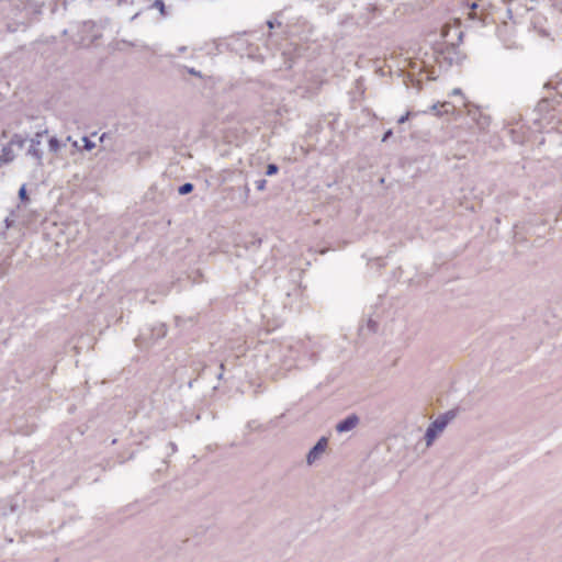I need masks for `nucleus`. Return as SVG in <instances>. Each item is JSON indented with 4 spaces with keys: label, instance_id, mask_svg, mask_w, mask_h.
I'll return each instance as SVG.
<instances>
[{
    "label": "nucleus",
    "instance_id": "nucleus-19",
    "mask_svg": "<svg viewBox=\"0 0 562 562\" xmlns=\"http://www.w3.org/2000/svg\"><path fill=\"white\" fill-rule=\"evenodd\" d=\"M409 114H411V113H409V112H407V113H405L404 115H402V116L397 120V123H398V124H403V123H405V122L408 120Z\"/></svg>",
    "mask_w": 562,
    "mask_h": 562
},
{
    "label": "nucleus",
    "instance_id": "nucleus-17",
    "mask_svg": "<svg viewBox=\"0 0 562 562\" xmlns=\"http://www.w3.org/2000/svg\"><path fill=\"white\" fill-rule=\"evenodd\" d=\"M366 9L369 11V12H373L376 10V7H375V3L372 2L371 0L366 4Z\"/></svg>",
    "mask_w": 562,
    "mask_h": 562
},
{
    "label": "nucleus",
    "instance_id": "nucleus-23",
    "mask_svg": "<svg viewBox=\"0 0 562 562\" xmlns=\"http://www.w3.org/2000/svg\"><path fill=\"white\" fill-rule=\"evenodd\" d=\"M220 368H221V373L218 374V378L221 379L223 375V371H224V364L221 363Z\"/></svg>",
    "mask_w": 562,
    "mask_h": 562
},
{
    "label": "nucleus",
    "instance_id": "nucleus-24",
    "mask_svg": "<svg viewBox=\"0 0 562 562\" xmlns=\"http://www.w3.org/2000/svg\"><path fill=\"white\" fill-rule=\"evenodd\" d=\"M437 109H438V105H436V104H434V105L431 106V110H432V111H437Z\"/></svg>",
    "mask_w": 562,
    "mask_h": 562
},
{
    "label": "nucleus",
    "instance_id": "nucleus-14",
    "mask_svg": "<svg viewBox=\"0 0 562 562\" xmlns=\"http://www.w3.org/2000/svg\"><path fill=\"white\" fill-rule=\"evenodd\" d=\"M19 198L22 202H26L29 201V196H27V193H26V187L25 184H23L20 190H19Z\"/></svg>",
    "mask_w": 562,
    "mask_h": 562
},
{
    "label": "nucleus",
    "instance_id": "nucleus-13",
    "mask_svg": "<svg viewBox=\"0 0 562 562\" xmlns=\"http://www.w3.org/2000/svg\"><path fill=\"white\" fill-rule=\"evenodd\" d=\"M279 167L276 164H269L267 166L266 175L267 176H273L278 172Z\"/></svg>",
    "mask_w": 562,
    "mask_h": 562
},
{
    "label": "nucleus",
    "instance_id": "nucleus-15",
    "mask_svg": "<svg viewBox=\"0 0 562 562\" xmlns=\"http://www.w3.org/2000/svg\"><path fill=\"white\" fill-rule=\"evenodd\" d=\"M166 334H167L166 325L160 324L159 327L157 328V338H162L166 336Z\"/></svg>",
    "mask_w": 562,
    "mask_h": 562
},
{
    "label": "nucleus",
    "instance_id": "nucleus-22",
    "mask_svg": "<svg viewBox=\"0 0 562 562\" xmlns=\"http://www.w3.org/2000/svg\"><path fill=\"white\" fill-rule=\"evenodd\" d=\"M368 326H369V328H370V329L375 330V328H376V323H375V322H373L372 319H370V321L368 322Z\"/></svg>",
    "mask_w": 562,
    "mask_h": 562
},
{
    "label": "nucleus",
    "instance_id": "nucleus-6",
    "mask_svg": "<svg viewBox=\"0 0 562 562\" xmlns=\"http://www.w3.org/2000/svg\"><path fill=\"white\" fill-rule=\"evenodd\" d=\"M66 144H61L57 137L53 136L48 139V148H49V151L53 153V154H57L60 148L63 146H65Z\"/></svg>",
    "mask_w": 562,
    "mask_h": 562
},
{
    "label": "nucleus",
    "instance_id": "nucleus-8",
    "mask_svg": "<svg viewBox=\"0 0 562 562\" xmlns=\"http://www.w3.org/2000/svg\"><path fill=\"white\" fill-rule=\"evenodd\" d=\"M193 184L190 183V182H186L183 184H181L179 188H178V193L180 195H186V194H189L193 191Z\"/></svg>",
    "mask_w": 562,
    "mask_h": 562
},
{
    "label": "nucleus",
    "instance_id": "nucleus-25",
    "mask_svg": "<svg viewBox=\"0 0 562 562\" xmlns=\"http://www.w3.org/2000/svg\"><path fill=\"white\" fill-rule=\"evenodd\" d=\"M72 146L77 148L78 147V143L76 140L72 142Z\"/></svg>",
    "mask_w": 562,
    "mask_h": 562
},
{
    "label": "nucleus",
    "instance_id": "nucleus-26",
    "mask_svg": "<svg viewBox=\"0 0 562 562\" xmlns=\"http://www.w3.org/2000/svg\"><path fill=\"white\" fill-rule=\"evenodd\" d=\"M476 7H477V5H476V3H473V4L471 5V8H472V9H475Z\"/></svg>",
    "mask_w": 562,
    "mask_h": 562
},
{
    "label": "nucleus",
    "instance_id": "nucleus-20",
    "mask_svg": "<svg viewBox=\"0 0 562 562\" xmlns=\"http://www.w3.org/2000/svg\"><path fill=\"white\" fill-rule=\"evenodd\" d=\"M280 24H281L280 22H276V21H272V20H269V21L267 22V25H268V27H269L270 30L274 29V27H276V25H278V26H279Z\"/></svg>",
    "mask_w": 562,
    "mask_h": 562
},
{
    "label": "nucleus",
    "instance_id": "nucleus-2",
    "mask_svg": "<svg viewBox=\"0 0 562 562\" xmlns=\"http://www.w3.org/2000/svg\"><path fill=\"white\" fill-rule=\"evenodd\" d=\"M445 422L437 418L429 424L425 432L426 446L430 447L438 436L445 430Z\"/></svg>",
    "mask_w": 562,
    "mask_h": 562
},
{
    "label": "nucleus",
    "instance_id": "nucleus-5",
    "mask_svg": "<svg viewBox=\"0 0 562 562\" xmlns=\"http://www.w3.org/2000/svg\"><path fill=\"white\" fill-rule=\"evenodd\" d=\"M14 159V153L12 150V147L8 144L2 148V154L0 155V164L1 162H10Z\"/></svg>",
    "mask_w": 562,
    "mask_h": 562
},
{
    "label": "nucleus",
    "instance_id": "nucleus-1",
    "mask_svg": "<svg viewBox=\"0 0 562 562\" xmlns=\"http://www.w3.org/2000/svg\"><path fill=\"white\" fill-rule=\"evenodd\" d=\"M48 134V130L38 131L30 139V147L27 148V155L36 160L37 166H43V150L40 149L42 144V137Z\"/></svg>",
    "mask_w": 562,
    "mask_h": 562
},
{
    "label": "nucleus",
    "instance_id": "nucleus-16",
    "mask_svg": "<svg viewBox=\"0 0 562 562\" xmlns=\"http://www.w3.org/2000/svg\"><path fill=\"white\" fill-rule=\"evenodd\" d=\"M256 189L259 191H263L266 189L267 181L265 179L257 180L255 182Z\"/></svg>",
    "mask_w": 562,
    "mask_h": 562
},
{
    "label": "nucleus",
    "instance_id": "nucleus-29",
    "mask_svg": "<svg viewBox=\"0 0 562 562\" xmlns=\"http://www.w3.org/2000/svg\"><path fill=\"white\" fill-rule=\"evenodd\" d=\"M459 92H460V90H459V89H456V90H454V93H456V94H459Z\"/></svg>",
    "mask_w": 562,
    "mask_h": 562
},
{
    "label": "nucleus",
    "instance_id": "nucleus-28",
    "mask_svg": "<svg viewBox=\"0 0 562 562\" xmlns=\"http://www.w3.org/2000/svg\"><path fill=\"white\" fill-rule=\"evenodd\" d=\"M245 191H246V194H248V192H249V188H248V187H246V188H245Z\"/></svg>",
    "mask_w": 562,
    "mask_h": 562
},
{
    "label": "nucleus",
    "instance_id": "nucleus-10",
    "mask_svg": "<svg viewBox=\"0 0 562 562\" xmlns=\"http://www.w3.org/2000/svg\"><path fill=\"white\" fill-rule=\"evenodd\" d=\"M341 0H325L324 3L322 4L323 7H325V9L327 10V12H330L333 10H335L336 8V4L338 2H340Z\"/></svg>",
    "mask_w": 562,
    "mask_h": 562
},
{
    "label": "nucleus",
    "instance_id": "nucleus-27",
    "mask_svg": "<svg viewBox=\"0 0 562 562\" xmlns=\"http://www.w3.org/2000/svg\"><path fill=\"white\" fill-rule=\"evenodd\" d=\"M66 140H67V142H71V136H68V137L66 138Z\"/></svg>",
    "mask_w": 562,
    "mask_h": 562
},
{
    "label": "nucleus",
    "instance_id": "nucleus-7",
    "mask_svg": "<svg viewBox=\"0 0 562 562\" xmlns=\"http://www.w3.org/2000/svg\"><path fill=\"white\" fill-rule=\"evenodd\" d=\"M457 416V412L454 409L448 411L445 414L437 417L438 420L445 422V427L448 426V424L453 420Z\"/></svg>",
    "mask_w": 562,
    "mask_h": 562
},
{
    "label": "nucleus",
    "instance_id": "nucleus-11",
    "mask_svg": "<svg viewBox=\"0 0 562 562\" xmlns=\"http://www.w3.org/2000/svg\"><path fill=\"white\" fill-rule=\"evenodd\" d=\"M153 7L158 9L161 15H167L166 7L162 0H155Z\"/></svg>",
    "mask_w": 562,
    "mask_h": 562
},
{
    "label": "nucleus",
    "instance_id": "nucleus-21",
    "mask_svg": "<svg viewBox=\"0 0 562 562\" xmlns=\"http://www.w3.org/2000/svg\"><path fill=\"white\" fill-rule=\"evenodd\" d=\"M392 130L386 131L382 137V142H386L392 136Z\"/></svg>",
    "mask_w": 562,
    "mask_h": 562
},
{
    "label": "nucleus",
    "instance_id": "nucleus-9",
    "mask_svg": "<svg viewBox=\"0 0 562 562\" xmlns=\"http://www.w3.org/2000/svg\"><path fill=\"white\" fill-rule=\"evenodd\" d=\"M25 144V139L21 137L20 135L15 134L11 138L9 145L12 147L13 145H16L19 148H23Z\"/></svg>",
    "mask_w": 562,
    "mask_h": 562
},
{
    "label": "nucleus",
    "instance_id": "nucleus-12",
    "mask_svg": "<svg viewBox=\"0 0 562 562\" xmlns=\"http://www.w3.org/2000/svg\"><path fill=\"white\" fill-rule=\"evenodd\" d=\"M82 142H83V148L86 150H92L95 147V144L87 136L82 137Z\"/></svg>",
    "mask_w": 562,
    "mask_h": 562
},
{
    "label": "nucleus",
    "instance_id": "nucleus-4",
    "mask_svg": "<svg viewBox=\"0 0 562 562\" xmlns=\"http://www.w3.org/2000/svg\"><path fill=\"white\" fill-rule=\"evenodd\" d=\"M358 424L359 417L356 414H351L336 425V430L338 432H347L352 430Z\"/></svg>",
    "mask_w": 562,
    "mask_h": 562
},
{
    "label": "nucleus",
    "instance_id": "nucleus-18",
    "mask_svg": "<svg viewBox=\"0 0 562 562\" xmlns=\"http://www.w3.org/2000/svg\"><path fill=\"white\" fill-rule=\"evenodd\" d=\"M4 224H5V228H10L14 225V220H12L11 217H5L4 220Z\"/></svg>",
    "mask_w": 562,
    "mask_h": 562
},
{
    "label": "nucleus",
    "instance_id": "nucleus-3",
    "mask_svg": "<svg viewBox=\"0 0 562 562\" xmlns=\"http://www.w3.org/2000/svg\"><path fill=\"white\" fill-rule=\"evenodd\" d=\"M328 440L326 437H322L314 447L308 451L306 456L307 464H313L316 460L321 458V456L325 452L327 448Z\"/></svg>",
    "mask_w": 562,
    "mask_h": 562
}]
</instances>
